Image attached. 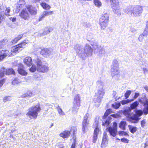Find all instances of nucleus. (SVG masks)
I'll list each match as a JSON object with an SVG mask.
<instances>
[{"instance_id": "64", "label": "nucleus", "mask_w": 148, "mask_h": 148, "mask_svg": "<svg viewBox=\"0 0 148 148\" xmlns=\"http://www.w3.org/2000/svg\"><path fill=\"white\" fill-rule=\"evenodd\" d=\"M116 139L117 140H120V139H119V138H117Z\"/></svg>"}, {"instance_id": "14", "label": "nucleus", "mask_w": 148, "mask_h": 148, "mask_svg": "<svg viewBox=\"0 0 148 148\" xmlns=\"http://www.w3.org/2000/svg\"><path fill=\"white\" fill-rule=\"evenodd\" d=\"M71 133V131L65 130L59 134L60 137L63 139L68 138L70 136Z\"/></svg>"}, {"instance_id": "61", "label": "nucleus", "mask_w": 148, "mask_h": 148, "mask_svg": "<svg viewBox=\"0 0 148 148\" xmlns=\"http://www.w3.org/2000/svg\"><path fill=\"white\" fill-rule=\"evenodd\" d=\"M145 89L147 91H148V88L147 87H145Z\"/></svg>"}, {"instance_id": "26", "label": "nucleus", "mask_w": 148, "mask_h": 148, "mask_svg": "<svg viewBox=\"0 0 148 148\" xmlns=\"http://www.w3.org/2000/svg\"><path fill=\"white\" fill-rule=\"evenodd\" d=\"M115 64V65H116L117 66H118V63L117 61L115 60L114 61V63H113V67L112 68L113 71V72H114V75H116V74H115V73H116V72L118 73L119 72V70H118L116 69V66H115V64Z\"/></svg>"}, {"instance_id": "55", "label": "nucleus", "mask_w": 148, "mask_h": 148, "mask_svg": "<svg viewBox=\"0 0 148 148\" xmlns=\"http://www.w3.org/2000/svg\"><path fill=\"white\" fill-rule=\"evenodd\" d=\"M112 128L117 130V124L116 122H114L113 123V127Z\"/></svg>"}, {"instance_id": "56", "label": "nucleus", "mask_w": 148, "mask_h": 148, "mask_svg": "<svg viewBox=\"0 0 148 148\" xmlns=\"http://www.w3.org/2000/svg\"><path fill=\"white\" fill-rule=\"evenodd\" d=\"M111 116L114 118H117L119 117V115L118 114H112L110 115Z\"/></svg>"}, {"instance_id": "47", "label": "nucleus", "mask_w": 148, "mask_h": 148, "mask_svg": "<svg viewBox=\"0 0 148 148\" xmlns=\"http://www.w3.org/2000/svg\"><path fill=\"white\" fill-rule=\"evenodd\" d=\"M143 34L145 36V37H147L148 35V28L145 27L144 30Z\"/></svg>"}, {"instance_id": "19", "label": "nucleus", "mask_w": 148, "mask_h": 148, "mask_svg": "<svg viewBox=\"0 0 148 148\" xmlns=\"http://www.w3.org/2000/svg\"><path fill=\"white\" fill-rule=\"evenodd\" d=\"M23 61L24 63L28 66L32 65V59L30 57H27L25 58Z\"/></svg>"}, {"instance_id": "53", "label": "nucleus", "mask_w": 148, "mask_h": 148, "mask_svg": "<svg viewBox=\"0 0 148 148\" xmlns=\"http://www.w3.org/2000/svg\"><path fill=\"white\" fill-rule=\"evenodd\" d=\"M71 128L73 130V135L75 134L77 132V129L76 127H73Z\"/></svg>"}, {"instance_id": "59", "label": "nucleus", "mask_w": 148, "mask_h": 148, "mask_svg": "<svg viewBox=\"0 0 148 148\" xmlns=\"http://www.w3.org/2000/svg\"><path fill=\"white\" fill-rule=\"evenodd\" d=\"M145 27L148 28V21L146 22V27Z\"/></svg>"}, {"instance_id": "50", "label": "nucleus", "mask_w": 148, "mask_h": 148, "mask_svg": "<svg viewBox=\"0 0 148 148\" xmlns=\"http://www.w3.org/2000/svg\"><path fill=\"white\" fill-rule=\"evenodd\" d=\"M121 141L123 143H128L129 141V140L124 138H122L121 139Z\"/></svg>"}, {"instance_id": "23", "label": "nucleus", "mask_w": 148, "mask_h": 148, "mask_svg": "<svg viewBox=\"0 0 148 148\" xmlns=\"http://www.w3.org/2000/svg\"><path fill=\"white\" fill-rule=\"evenodd\" d=\"M128 127L130 132L132 134L136 132L138 129L137 127L131 125H129Z\"/></svg>"}, {"instance_id": "38", "label": "nucleus", "mask_w": 148, "mask_h": 148, "mask_svg": "<svg viewBox=\"0 0 148 148\" xmlns=\"http://www.w3.org/2000/svg\"><path fill=\"white\" fill-rule=\"evenodd\" d=\"M20 82L18 79L15 78L12 82V84L13 85L17 84Z\"/></svg>"}, {"instance_id": "24", "label": "nucleus", "mask_w": 148, "mask_h": 148, "mask_svg": "<svg viewBox=\"0 0 148 148\" xmlns=\"http://www.w3.org/2000/svg\"><path fill=\"white\" fill-rule=\"evenodd\" d=\"M40 5L42 8L45 10H50L51 8L50 5L45 2H41L40 3Z\"/></svg>"}, {"instance_id": "16", "label": "nucleus", "mask_w": 148, "mask_h": 148, "mask_svg": "<svg viewBox=\"0 0 148 148\" xmlns=\"http://www.w3.org/2000/svg\"><path fill=\"white\" fill-rule=\"evenodd\" d=\"M0 62L3 61L7 56H9L7 50H3L0 51Z\"/></svg>"}, {"instance_id": "33", "label": "nucleus", "mask_w": 148, "mask_h": 148, "mask_svg": "<svg viewBox=\"0 0 148 148\" xmlns=\"http://www.w3.org/2000/svg\"><path fill=\"white\" fill-rule=\"evenodd\" d=\"M73 142L72 143L71 148H75V144L76 142V137L73 136Z\"/></svg>"}, {"instance_id": "20", "label": "nucleus", "mask_w": 148, "mask_h": 148, "mask_svg": "<svg viewBox=\"0 0 148 148\" xmlns=\"http://www.w3.org/2000/svg\"><path fill=\"white\" fill-rule=\"evenodd\" d=\"M108 130L110 134L113 137H114L116 136L117 132V130L112 128V127L110 126L108 128Z\"/></svg>"}, {"instance_id": "3", "label": "nucleus", "mask_w": 148, "mask_h": 148, "mask_svg": "<svg viewBox=\"0 0 148 148\" xmlns=\"http://www.w3.org/2000/svg\"><path fill=\"white\" fill-rule=\"evenodd\" d=\"M30 110L26 114V115L31 117V118L36 119L38 116V112L41 110L40 106L39 103L36 105L33 106L30 108Z\"/></svg>"}, {"instance_id": "52", "label": "nucleus", "mask_w": 148, "mask_h": 148, "mask_svg": "<svg viewBox=\"0 0 148 148\" xmlns=\"http://www.w3.org/2000/svg\"><path fill=\"white\" fill-rule=\"evenodd\" d=\"M6 80L5 78H3L0 80V87L2 86L3 84L5 82Z\"/></svg>"}, {"instance_id": "42", "label": "nucleus", "mask_w": 148, "mask_h": 148, "mask_svg": "<svg viewBox=\"0 0 148 148\" xmlns=\"http://www.w3.org/2000/svg\"><path fill=\"white\" fill-rule=\"evenodd\" d=\"M110 123V122L108 119L106 120L104 122H103L102 125L103 126H108Z\"/></svg>"}, {"instance_id": "30", "label": "nucleus", "mask_w": 148, "mask_h": 148, "mask_svg": "<svg viewBox=\"0 0 148 148\" xmlns=\"http://www.w3.org/2000/svg\"><path fill=\"white\" fill-rule=\"evenodd\" d=\"M5 69L4 68H1L0 70V79L3 77L5 74Z\"/></svg>"}, {"instance_id": "34", "label": "nucleus", "mask_w": 148, "mask_h": 148, "mask_svg": "<svg viewBox=\"0 0 148 148\" xmlns=\"http://www.w3.org/2000/svg\"><path fill=\"white\" fill-rule=\"evenodd\" d=\"M10 7H8L5 10V16H10Z\"/></svg>"}, {"instance_id": "48", "label": "nucleus", "mask_w": 148, "mask_h": 148, "mask_svg": "<svg viewBox=\"0 0 148 148\" xmlns=\"http://www.w3.org/2000/svg\"><path fill=\"white\" fill-rule=\"evenodd\" d=\"M131 102V101L130 99H127L126 100H122L121 101V102L122 105H123L126 104L127 103H130Z\"/></svg>"}, {"instance_id": "25", "label": "nucleus", "mask_w": 148, "mask_h": 148, "mask_svg": "<svg viewBox=\"0 0 148 148\" xmlns=\"http://www.w3.org/2000/svg\"><path fill=\"white\" fill-rule=\"evenodd\" d=\"M23 37V35L22 34L18 35L17 37H15L12 41V42L15 44L18 42Z\"/></svg>"}, {"instance_id": "21", "label": "nucleus", "mask_w": 148, "mask_h": 148, "mask_svg": "<svg viewBox=\"0 0 148 148\" xmlns=\"http://www.w3.org/2000/svg\"><path fill=\"white\" fill-rule=\"evenodd\" d=\"M5 74L6 75H15L16 74V73L14 70L12 68L5 69Z\"/></svg>"}, {"instance_id": "54", "label": "nucleus", "mask_w": 148, "mask_h": 148, "mask_svg": "<svg viewBox=\"0 0 148 148\" xmlns=\"http://www.w3.org/2000/svg\"><path fill=\"white\" fill-rule=\"evenodd\" d=\"M107 143H104L102 142L101 145V148H106L107 146Z\"/></svg>"}, {"instance_id": "45", "label": "nucleus", "mask_w": 148, "mask_h": 148, "mask_svg": "<svg viewBox=\"0 0 148 148\" xmlns=\"http://www.w3.org/2000/svg\"><path fill=\"white\" fill-rule=\"evenodd\" d=\"M58 111L59 114L60 115H64V113L63 112L62 109L59 106L58 107Z\"/></svg>"}, {"instance_id": "43", "label": "nucleus", "mask_w": 148, "mask_h": 148, "mask_svg": "<svg viewBox=\"0 0 148 148\" xmlns=\"http://www.w3.org/2000/svg\"><path fill=\"white\" fill-rule=\"evenodd\" d=\"M5 45V41L4 40H2L0 41V49L3 48L4 45Z\"/></svg>"}, {"instance_id": "40", "label": "nucleus", "mask_w": 148, "mask_h": 148, "mask_svg": "<svg viewBox=\"0 0 148 148\" xmlns=\"http://www.w3.org/2000/svg\"><path fill=\"white\" fill-rule=\"evenodd\" d=\"M11 100V97L9 96H5L3 99V101L4 102L10 101Z\"/></svg>"}, {"instance_id": "58", "label": "nucleus", "mask_w": 148, "mask_h": 148, "mask_svg": "<svg viewBox=\"0 0 148 148\" xmlns=\"http://www.w3.org/2000/svg\"><path fill=\"white\" fill-rule=\"evenodd\" d=\"M102 92L101 91H98L97 94L99 95H100L102 94Z\"/></svg>"}, {"instance_id": "44", "label": "nucleus", "mask_w": 148, "mask_h": 148, "mask_svg": "<svg viewBox=\"0 0 148 148\" xmlns=\"http://www.w3.org/2000/svg\"><path fill=\"white\" fill-rule=\"evenodd\" d=\"M34 77L35 79H40L42 78V75L39 74H37L36 75H34Z\"/></svg>"}, {"instance_id": "57", "label": "nucleus", "mask_w": 148, "mask_h": 148, "mask_svg": "<svg viewBox=\"0 0 148 148\" xmlns=\"http://www.w3.org/2000/svg\"><path fill=\"white\" fill-rule=\"evenodd\" d=\"M9 19L10 20L12 21V22L15 21L16 20V18L15 17H10Z\"/></svg>"}, {"instance_id": "31", "label": "nucleus", "mask_w": 148, "mask_h": 148, "mask_svg": "<svg viewBox=\"0 0 148 148\" xmlns=\"http://www.w3.org/2000/svg\"><path fill=\"white\" fill-rule=\"evenodd\" d=\"M37 69V66L34 65H32V66L29 69V71L32 72H35Z\"/></svg>"}, {"instance_id": "35", "label": "nucleus", "mask_w": 148, "mask_h": 148, "mask_svg": "<svg viewBox=\"0 0 148 148\" xmlns=\"http://www.w3.org/2000/svg\"><path fill=\"white\" fill-rule=\"evenodd\" d=\"M121 106L120 103H115V104H112V106L115 109H117L119 108Z\"/></svg>"}, {"instance_id": "11", "label": "nucleus", "mask_w": 148, "mask_h": 148, "mask_svg": "<svg viewBox=\"0 0 148 148\" xmlns=\"http://www.w3.org/2000/svg\"><path fill=\"white\" fill-rule=\"evenodd\" d=\"M100 131V129L97 126L95 128L93 132L92 139V141L93 143H96L98 138L99 132Z\"/></svg>"}, {"instance_id": "13", "label": "nucleus", "mask_w": 148, "mask_h": 148, "mask_svg": "<svg viewBox=\"0 0 148 148\" xmlns=\"http://www.w3.org/2000/svg\"><path fill=\"white\" fill-rule=\"evenodd\" d=\"M25 2L24 0H20L17 4L16 9V12L18 13L21 10H22V8H24L25 6Z\"/></svg>"}, {"instance_id": "1", "label": "nucleus", "mask_w": 148, "mask_h": 148, "mask_svg": "<svg viewBox=\"0 0 148 148\" xmlns=\"http://www.w3.org/2000/svg\"><path fill=\"white\" fill-rule=\"evenodd\" d=\"M139 101L143 104L144 108L142 110H136L135 111V114L130 117V119L131 120L134 121L132 122L134 123H137L140 119V117L144 114L146 115L148 114V99L144 97L139 99Z\"/></svg>"}, {"instance_id": "18", "label": "nucleus", "mask_w": 148, "mask_h": 148, "mask_svg": "<svg viewBox=\"0 0 148 148\" xmlns=\"http://www.w3.org/2000/svg\"><path fill=\"white\" fill-rule=\"evenodd\" d=\"M53 13V11H45L41 16L39 18V21H41L45 17L52 14Z\"/></svg>"}, {"instance_id": "37", "label": "nucleus", "mask_w": 148, "mask_h": 148, "mask_svg": "<svg viewBox=\"0 0 148 148\" xmlns=\"http://www.w3.org/2000/svg\"><path fill=\"white\" fill-rule=\"evenodd\" d=\"M131 92L132 91L130 90H127L126 91L124 95V96L125 99H127L128 98L130 95Z\"/></svg>"}, {"instance_id": "39", "label": "nucleus", "mask_w": 148, "mask_h": 148, "mask_svg": "<svg viewBox=\"0 0 148 148\" xmlns=\"http://www.w3.org/2000/svg\"><path fill=\"white\" fill-rule=\"evenodd\" d=\"M123 113L125 115L128 116L130 115V111L127 109L123 111Z\"/></svg>"}, {"instance_id": "6", "label": "nucleus", "mask_w": 148, "mask_h": 148, "mask_svg": "<svg viewBox=\"0 0 148 148\" xmlns=\"http://www.w3.org/2000/svg\"><path fill=\"white\" fill-rule=\"evenodd\" d=\"M80 97L79 94L76 95L74 99L73 102V106L72 108V110L73 111H78L79 108L78 107L81 106L80 102H81Z\"/></svg>"}, {"instance_id": "27", "label": "nucleus", "mask_w": 148, "mask_h": 148, "mask_svg": "<svg viewBox=\"0 0 148 148\" xmlns=\"http://www.w3.org/2000/svg\"><path fill=\"white\" fill-rule=\"evenodd\" d=\"M112 111L111 108L107 109L103 116V119H104L110 114L112 113Z\"/></svg>"}, {"instance_id": "15", "label": "nucleus", "mask_w": 148, "mask_h": 148, "mask_svg": "<svg viewBox=\"0 0 148 148\" xmlns=\"http://www.w3.org/2000/svg\"><path fill=\"white\" fill-rule=\"evenodd\" d=\"M26 9L31 15H35L37 13V10L33 8L32 5H28L25 6Z\"/></svg>"}, {"instance_id": "9", "label": "nucleus", "mask_w": 148, "mask_h": 148, "mask_svg": "<svg viewBox=\"0 0 148 148\" xmlns=\"http://www.w3.org/2000/svg\"><path fill=\"white\" fill-rule=\"evenodd\" d=\"M19 16L21 18L25 20H27L30 18L29 13L25 8L22 10L19 13Z\"/></svg>"}, {"instance_id": "7", "label": "nucleus", "mask_w": 148, "mask_h": 148, "mask_svg": "<svg viewBox=\"0 0 148 148\" xmlns=\"http://www.w3.org/2000/svg\"><path fill=\"white\" fill-rule=\"evenodd\" d=\"M88 115L86 114L84 117V119L82 122V130L84 134L86 132L88 129V125L89 121L88 120Z\"/></svg>"}, {"instance_id": "17", "label": "nucleus", "mask_w": 148, "mask_h": 148, "mask_svg": "<svg viewBox=\"0 0 148 148\" xmlns=\"http://www.w3.org/2000/svg\"><path fill=\"white\" fill-rule=\"evenodd\" d=\"M40 54L44 57H47L51 54V51L48 49L44 48L41 49Z\"/></svg>"}, {"instance_id": "22", "label": "nucleus", "mask_w": 148, "mask_h": 148, "mask_svg": "<svg viewBox=\"0 0 148 148\" xmlns=\"http://www.w3.org/2000/svg\"><path fill=\"white\" fill-rule=\"evenodd\" d=\"M126 125V121H121L119 124V127L121 130H125Z\"/></svg>"}, {"instance_id": "4", "label": "nucleus", "mask_w": 148, "mask_h": 148, "mask_svg": "<svg viewBox=\"0 0 148 148\" xmlns=\"http://www.w3.org/2000/svg\"><path fill=\"white\" fill-rule=\"evenodd\" d=\"M109 19V16L106 13L103 15L100 18L99 23L101 29H104L108 27Z\"/></svg>"}, {"instance_id": "28", "label": "nucleus", "mask_w": 148, "mask_h": 148, "mask_svg": "<svg viewBox=\"0 0 148 148\" xmlns=\"http://www.w3.org/2000/svg\"><path fill=\"white\" fill-rule=\"evenodd\" d=\"M139 105V103L137 101H136L131 104L130 108L132 110L136 109Z\"/></svg>"}, {"instance_id": "12", "label": "nucleus", "mask_w": 148, "mask_h": 148, "mask_svg": "<svg viewBox=\"0 0 148 148\" xmlns=\"http://www.w3.org/2000/svg\"><path fill=\"white\" fill-rule=\"evenodd\" d=\"M143 10V8L142 6L137 5L133 8L132 11V13L134 15L140 14L142 13Z\"/></svg>"}, {"instance_id": "5", "label": "nucleus", "mask_w": 148, "mask_h": 148, "mask_svg": "<svg viewBox=\"0 0 148 148\" xmlns=\"http://www.w3.org/2000/svg\"><path fill=\"white\" fill-rule=\"evenodd\" d=\"M36 64L37 66V70L38 72L45 73L48 71L49 67L48 65L47 64H43L40 60L38 59Z\"/></svg>"}, {"instance_id": "49", "label": "nucleus", "mask_w": 148, "mask_h": 148, "mask_svg": "<svg viewBox=\"0 0 148 148\" xmlns=\"http://www.w3.org/2000/svg\"><path fill=\"white\" fill-rule=\"evenodd\" d=\"M139 95V94L138 93L136 92L134 96L133 97L132 99H131V101H133L134 99H136L137 97Z\"/></svg>"}, {"instance_id": "51", "label": "nucleus", "mask_w": 148, "mask_h": 148, "mask_svg": "<svg viewBox=\"0 0 148 148\" xmlns=\"http://www.w3.org/2000/svg\"><path fill=\"white\" fill-rule=\"evenodd\" d=\"M102 142L108 143V141L107 139V136L106 135H104L102 138Z\"/></svg>"}, {"instance_id": "60", "label": "nucleus", "mask_w": 148, "mask_h": 148, "mask_svg": "<svg viewBox=\"0 0 148 148\" xmlns=\"http://www.w3.org/2000/svg\"><path fill=\"white\" fill-rule=\"evenodd\" d=\"M1 18H3V17H2V15H0V20H1ZM1 21H0V23H1Z\"/></svg>"}, {"instance_id": "29", "label": "nucleus", "mask_w": 148, "mask_h": 148, "mask_svg": "<svg viewBox=\"0 0 148 148\" xmlns=\"http://www.w3.org/2000/svg\"><path fill=\"white\" fill-rule=\"evenodd\" d=\"M32 96V93L30 91H28L22 95L23 97H30Z\"/></svg>"}, {"instance_id": "63", "label": "nucleus", "mask_w": 148, "mask_h": 148, "mask_svg": "<svg viewBox=\"0 0 148 148\" xmlns=\"http://www.w3.org/2000/svg\"><path fill=\"white\" fill-rule=\"evenodd\" d=\"M53 123H52L51 125V126L50 127H51L52 126H53Z\"/></svg>"}, {"instance_id": "36", "label": "nucleus", "mask_w": 148, "mask_h": 148, "mask_svg": "<svg viewBox=\"0 0 148 148\" xmlns=\"http://www.w3.org/2000/svg\"><path fill=\"white\" fill-rule=\"evenodd\" d=\"M94 3L95 6L99 7L101 5V2L99 0H94Z\"/></svg>"}, {"instance_id": "10", "label": "nucleus", "mask_w": 148, "mask_h": 148, "mask_svg": "<svg viewBox=\"0 0 148 148\" xmlns=\"http://www.w3.org/2000/svg\"><path fill=\"white\" fill-rule=\"evenodd\" d=\"M17 71L19 74L22 76H26L28 74L27 73L25 70L23 65L21 64H18Z\"/></svg>"}, {"instance_id": "32", "label": "nucleus", "mask_w": 148, "mask_h": 148, "mask_svg": "<svg viewBox=\"0 0 148 148\" xmlns=\"http://www.w3.org/2000/svg\"><path fill=\"white\" fill-rule=\"evenodd\" d=\"M119 134L120 136H129V135L128 134L123 131H120L119 132Z\"/></svg>"}, {"instance_id": "2", "label": "nucleus", "mask_w": 148, "mask_h": 148, "mask_svg": "<svg viewBox=\"0 0 148 148\" xmlns=\"http://www.w3.org/2000/svg\"><path fill=\"white\" fill-rule=\"evenodd\" d=\"M28 43V40H23L18 44L12 46L10 51L8 50L9 56H12L14 54L17 53L21 51L24 48L25 45Z\"/></svg>"}, {"instance_id": "41", "label": "nucleus", "mask_w": 148, "mask_h": 148, "mask_svg": "<svg viewBox=\"0 0 148 148\" xmlns=\"http://www.w3.org/2000/svg\"><path fill=\"white\" fill-rule=\"evenodd\" d=\"M146 121L145 119H143L141 121L140 125L143 128L146 125Z\"/></svg>"}, {"instance_id": "62", "label": "nucleus", "mask_w": 148, "mask_h": 148, "mask_svg": "<svg viewBox=\"0 0 148 148\" xmlns=\"http://www.w3.org/2000/svg\"><path fill=\"white\" fill-rule=\"evenodd\" d=\"M1 8H0V14L1 13Z\"/></svg>"}, {"instance_id": "46", "label": "nucleus", "mask_w": 148, "mask_h": 148, "mask_svg": "<svg viewBox=\"0 0 148 148\" xmlns=\"http://www.w3.org/2000/svg\"><path fill=\"white\" fill-rule=\"evenodd\" d=\"M144 37H145V36H144V35L143 34H140L138 38L140 42L143 41L144 39Z\"/></svg>"}, {"instance_id": "8", "label": "nucleus", "mask_w": 148, "mask_h": 148, "mask_svg": "<svg viewBox=\"0 0 148 148\" xmlns=\"http://www.w3.org/2000/svg\"><path fill=\"white\" fill-rule=\"evenodd\" d=\"M111 5L112 7L114 10V11L118 15H120L121 13L118 11L119 7V2L118 0H111Z\"/></svg>"}]
</instances>
